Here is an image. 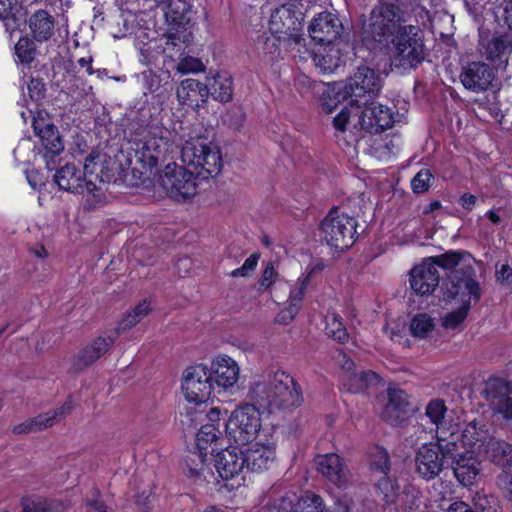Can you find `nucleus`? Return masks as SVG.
Instances as JSON below:
<instances>
[{"label": "nucleus", "mask_w": 512, "mask_h": 512, "mask_svg": "<svg viewBox=\"0 0 512 512\" xmlns=\"http://www.w3.org/2000/svg\"><path fill=\"white\" fill-rule=\"evenodd\" d=\"M138 322V318L132 313L129 312L123 319L118 323V326L115 328L114 332L111 333V335L116 336V338L119 336L121 332H124L133 326H135Z\"/></svg>", "instance_id": "60"}, {"label": "nucleus", "mask_w": 512, "mask_h": 512, "mask_svg": "<svg viewBox=\"0 0 512 512\" xmlns=\"http://www.w3.org/2000/svg\"><path fill=\"white\" fill-rule=\"evenodd\" d=\"M496 17L501 18L508 29L512 31V0H503L497 9Z\"/></svg>", "instance_id": "56"}, {"label": "nucleus", "mask_w": 512, "mask_h": 512, "mask_svg": "<svg viewBox=\"0 0 512 512\" xmlns=\"http://www.w3.org/2000/svg\"><path fill=\"white\" fill-rule=\"evenodd\" d=\"M208 452L197 449L190 451L182 462V468L190 477H199L207 461Z\"/></svg>", "instance_id": "38"}, {"label": "nucleus", "mask_w": 512, "mask_h": 512, "mask_svg": "<svg viewBox=\"0 0 512 512\" xmlns=\"http://www.w3.org/2000/svg\"><path fill=\"white\" fill-rule=\"evenodd\" d=\"M208 368L204 365L188 367L183 374L182 391L187 401L206 402L213 388Z\"/></svg>", "instance_id": "14"}, {"label": "nucleus", "mask_w": 512, "mask_h": 512, "mask_svg": "<svg viewBox=\"0 0 512 512\" xmlns=\"http://www.w3.org/2000/svg\"><path fill=\"white\" fill-rule=\"evenodd\" d=\"M0 21H2L5 31L12 36L14 32L18 31L21 26L20 18L17 16V11H7L0 9Z\"/></svg>", "instance_id": "49"}, {"label": "nucleus", "mask_w": 512, "mask_h": 512, "mask_svg": "<svg viewBox=\"0 0 512 512\" xmlns=\"http://www.w3.org/2000/svg\"><path fill=\"white\" fill-rule=\"evenodd\" d=\"M375 493L378 499L384 501H396L399 497V483L387 475L382 476L375 483Z\"/></svg>", "instance_id": "40"}, {"label": "nucleus", "mask_w": 512, "mask_h": 512, "mask_svg": "<svg viewBox=\"0 0 512 512\" xmlns=\"http://www.w3.org/2000/svg\"><path fill=\"white\" fill-rule=\"evenodd\" d=\"M440 275L437 268L425 258L420 265L410 271L411 289L418 295H429L439 285Z\"/></svg>", "instance_id": "21"}, {"label": "nucleus", "mask_w": 512, "mask_h": 512, "mask_svg": "<svg viewBox=\"0 0 512 512\" xmlns=\"http://www.w3.org/2000/svg\"><path fill=\"white\" fill-rule=\"evenodd\" d=\"M361 114H357L358 122L355 124L371 134H379L390 128L394 123V115L390 108L382 104H375L372 100L363 105Z\"/></svg>", "instance_id": "17"}, {"label": "nucleus", "mask_w": 512, "mask_h": 512, "mask_svg": "<svg viewBox=\"0 0 512 512\" xmlns=\"http://www.w3.org/2000/svg\"><path fill=\"white\" fill-rule=\"evenodd\" d=\"M311 41L320 46L341 45L344 50L353 48L352 33L339 15L328 10L315 14L307 26Z\"/></svg>", "instance_id": "4"}, {"label": "nucleus", "mask_w": 512, "mask_h": 512, "mask_svg": "<svg viewBox=\"0 0 512 512\" xmlns=\"http://www.w3.org/2000/svg\"><path fill=\"white\" fill-rule=\"evenodd\" d=\"M405 18L395 12L374 7L368 19L362 23V40L366 44L385 46L404 28Z\"/></svg>", "instance_id": "6"}, {"label": "nucleus", "mask_w": 512, "mask_h": 512, "mask_svg": "<svg viewBox=\"0 0 512 512\" xmlns=\"http://www.w3.org/2000/svg\"><path fill=\"white\" fill-rule=\"evenodd\" d=\"M309 281H310L309 276H306L301 281L300 286L296 290L291 291L290 297H289L290 304H295L296 307L300 309L301 302H302L303 296L306 292L307 285H308Z\"/></svg>", "instance_id": "59"}, {"label": "nucleus", "mask_w": 512, "mask_h": 512, "mask_svg": "<svg viewBox=\"0 0 512 512\" xmlns=\"http://www.w3.org/2000/svg\"><path fill=\"white\" fill-rule=\"evenodd\" d=\"M432 173L429 169H421L412 179L411 188L414 193L426 192L430 187Z\"/></svg>", "instance_id": "51"}, {"label": "nucleus", "mask_w": 512, "mask_h": 512, "mask_svg": "<svg viewBox=\"0 0 512 512\" xmlns=\"http://www.w3.org/2000/svg\"><path fill=\"white\" fill-rule=\"evenodd\" d=\"M195 180L196 177L188 166L169 163L160 174L158 182L169 197L181 202L196 194Z\"/></svg>", "instance_id": "12"}, {"label": "nucleus", "mask_w": 512, "mask_h": 512, "mask_svg": "<svg viewBox=\"0 0 512 512\" xmlns=\"http://www.w3.org/2000/svg\"><path fill=\"white\" fill-rule=\"evenodd\" d=\"M401 508L405 512L417 510L421 503V493L413 485H405L401 496Z\"/></svg>", "instance_id": "47"}, {"label": "nucleus", "mask_w": 512, "mask_h": 512, "mask_svg": "<svg viewBox=\"0 0 512 512\" xmlns=\"http://www.w3.org/2000/svg\"><path fill=\"white\" fill-rule=\"evenodd\" d=\"M496 279L501 284H512V268L508 264H503L500 270L496 271Z\"/></svg>", "instance_id": "64"}, {"label": "nucleus", "mask_w": 512, "mask_h": 512, "mask_svg": "<svg viewBox=\"0 0 512 512\" xmlns=\"http://www.w3.org/2000/svg\"><path fill=\"white\" fill-rule=\"evenodd\" d=\"M449 286L443 291V300L451 301L458 295L468 296L470 302L478 303L482 297V290L476 280V270L471 264H463L448 276Z\"/></svg>", "instance_id": "13"}, {"label": "nucleus", "mask_w": 512, "mask_h": 512, "mask_svg": "<svg viewBox=\"0 0 512 512\" xmlns=\"http://www.w3.org/2000/svg\"><path fill=\"white\" fill-rule=\"evenodd\" d=\"M382 88L380 75L368 66H359L354 74L336 91V99L345 101L350 99V105L361 107L367 105L379 95Z\"/></svg>", "instance_id": "5"}, {"label": "nucleus", "mask_w": 512, "mask_h": 512, "mask_svg": "<svg viewBox=\"0 0 512 512\" xmlns=\"http://www.w3.org/2000/svg\"><path fill=\"white\" fill-rule=\"evenodd\" d=\"M299 310L300 309L297 308L295 304L289 303V306L286 309L282 310L277 315L276 321L280 324H288L295 318V316L298 314Z\"/></svg>", "instance_id": "62"}, {"label": "nucleus", "mask_w": 512, "mask_h": 512, "mask_svg": "<svg viewBox=\"0 0 512 512\" xmlns=\"http://www.w3.org/2000/svg\"><path fill=\"white\" fill-rule=\"evenodd\" d=\"M116 342V336H98L90 344L83 347L73 359L72 368L76 372L84 371L98 359L106 355Z\"/></svg>", "instance_id": "19"}, {"label": "nucleus", "mask_w": 512, "mask_h": 512, "mask_svg": "<svg viewBox=\"0 0 512 512\" xmlns=\"http://www.w3.org/2000/svg\"><path fill=\"white\" fill-rule=\"evenodd\" d=\"M28 93L34 102H41L46 96V85L43 80L40 78H31L28 83Z\"/></svg>", "instance_id": "53"}, {"label": "nucleus", "mask_w": 512, "mask_h": 512, "mask_svg": "<svg viewBox=\"0 0 512 512\" xmlns=\"http://www.w3.org/2000/svg\"><path fill=\"white\" fill-rule=\"evenodd\" d=\"M351 112L347 107H343L341 111L333 118V126L337 131L344 132L349 123Z\"/></svg>", "instance_id": "61"}, {"label": "nucleus", "mask_w": 512, "mask_h": 512, "mask_svg": "<svg viewBox=\"0 0 512 512\" xmlns=\"http://www.w3.org/2000/svg\"><path fill=\"white\" fill-rule=\"evenodd\" d=\"M210 380L218 387H232L238 380L239 367L237 363L230 357H218L208 368Z\"/></svg>", "instance_id": "23"}, {"label": "nucleus", "mask_w": 512, "mask_h": 512, "mask_svg": "<svg viewBox=\"0 0 512 512\" xmlns=\"http://www.w3.org/2000/svg\"><path fill=\"white\" fill-rule=\"evenodd\" d=\"M168 24L167 38L173 45L175 40L184 44L191 43L193 36L191 29L195 25V12L187 0H171L165 11Z\"/></svg>", "instance_id": "11"}, {"label": "nucleus", "mask_w": 512, "mask_h": 512, "mask_svg": "<svg viewBox=\"0 0 512 512\" xmlns=\"http://www.w3.org/2000/svg\"><path fill=\"white\" fill-rule=\"evenodd\" d=\"M23 512H64L67 506L56 499H47L39 496L27 497L21 500Z\"/></svg>", "instance_id": "35"}, {"label": "nucleus", "mask_w": 512, "mask_h": 512, "mask_svg": "<svg viewBox=\"0 0 512 512\" xmlns=\"http://www.w3.org/2000/svg\"><path fill=\"white\" fill-rule=\"evenodd\" d=\"M31 420L33 423L34 431H36V432L41 431V430L53 425V422L50 418V413H47V412L43 413V414H39L34 418H31Z\"/></svg>", "instance_id": "63"}, {"label": "nucleus", "mask_w": 512, "mask_h": 512, "mask_svg": "<svg viewBox=\"0 0 512 512\" xmlns=\"http://www.w3.org/2000/svg\"><path fill=\"white\" fill-rule=\"evenodd\" d=\"M435 327L434 321L427 313L416 314L410 322V332L414 337L424 338Z\"/></svg>", "instance_id": "43"}, {"label": "nucleus", "mask_w": 512, "mask_h": 512, "mask_svg": "<svg viewBox=\"0 0 512 512\" xmlns=\"http://www.w3.org/2000/svg\"><path fill=\"white\" fill-rule=\"evenodd\" d=\"M470 308V299L463 300L462 305L457 310L449 312L443 318V327L446 329H455L466 319Z\"/></svg>", "instance_id": "46"}, {"label": "nucleus", "mask_w": 512, "mask_h": 512, "mask_svg": "<svg viewBox=\"0 0 512 512\" xmlns=\"http://www.w3.org/2000/svg\"><path fill=\"white\" fill-rule=\"evenodd\" d=\"M37 42L33 37L28 35L21 36L15 44L14 52L18 61L23 65H30L37 55Z\"/></svg>", "instance_id": "37"}, {"label": "nucleus", "mask_w": 512, "mask_h": 512, "mask_svg": "<svg viewBox=\"0 0 512 512\" xmlns=\"http://www.w3.org/2000/svg\"><path fill=\"white\" fill-rule=\"evenodd\" d=\"M181 157L183 162L192 170L196 179L214 178L223 167L219 148L207 144L203 138L187 141L182 148Z\"/></svg>", "instance_id": "3"}, {"label": "nucleus", "mask_w": 512, "mask_h": 512, "mask_svg": "<svg viewBox=\"0 0 512 512\" xmlns=\"http://www.w3.org/2000/svg\"><path fill=\"white\" fill-rule=\"evenodd\" d=\"M317 470L338 487L346 483L345 471L341 459L336 454L321 456L317 462Z\"/></svg>", "instance_id": "31"}, {"label": "nucleus", "mask_w": 512, "mask_h": 512, "mask_svg": "<svg viewBox=\"0 0 512 512\" xmlns=\"http://www.w3.org/2000/svg\"><path fill=\"white\" fill-rule=\"evenodd\" d=\"M462 443L461 446L467 448L474 447L477 443H480V448L483 450L485 444L492 439L493 436L489 434L486 423L481 419H474L466 423L462 430Z\"/></svg>", "instance_id": "30"}, {"label": "nucleus", "mask_w": 512, "mask_h": 512, "mask_svg": "<svg viewBox=\"0 0 512 512\" xmlns=\"http://www.w3.org/2000/svg\"><path fill=\"white\" fill-rule=\"evenodd\" d=\"M179 102L183 105L199 108L207 103L210 96L208 84L188 78L181 82L176 91Z\"/></svg>", "instance_id": "22"}, {"label": "nucleus", "mask_w": 512, "mask_h": 512, "mask_svg": "<svg viewBox=\"0 0 512 512\" xmlns=\"http://www.w3.org/2000/svg\"><path fill=\"white\" fill-rule=\"evenodd\" d=\"M382 383V378L372 370H360L349 374L345 386L352 393L364 392L376 388Z\"/></svg>", "instance_id": "33"}, {"label": "nucleus", "mask_w": 512, "mask_h": 512, "mask_svg": "<svg viewBox=\"0 0 512 512\" xmlns=\"http://www.w3.org/2000/svg\"><path fill=\"white\" fill-rule=\"evenodd\" d=\"M458 439V436L455 438L451 434V448L446 452V458H449L448 468L460 485L470 487L476 483L482 471V463L475 452L461 446Z\"/></svg>", "instance_id": "8"}, {"label": "nucleus", "mask_w": 512, "mask_h": 512, "mask_svg": "<svg viewBox=\"0 0 512 512\" xmlns=\"http://www.w3.org/2000/svg\"><path fill=\"white\" fill-rule=\"evenodd\" d=\"M84 191L87 192V196L83 203V209L86 211L94 210L97 206L102 204L105 199V195L101 192L100 188L96 186L92 181H86L83 177Z\"/></svg>", "instance_id": "45"}, {"label": "nucleus", "mask_w": 512, "mask_h": 512, "mask_svg": "<svg viewBox=\"0 0 512 512\" xmlns=\"http://www.w3.org/2000/svg\"><path fill=\"white\" fill-rule=\"evenodd\" d=\"M260 258L259 253H253L250 255L244 262V264L231 272L232 277H246L249 275L251 271H253L258 263Z\"/></svg>", "instance_id": "54"}, {"label": "nucleus", "mask_w": 512, "mask_h": 512, "mask_svg": "<svg viewBox=\"0 0 512 512\" xmlns=\"http://www.w3.org/2000/svg\"><path fill=\"white\" fill-rule=\"evenodd\" d=\"M307 12L301 2H289L276 8L270 15L269 29L273 34H282L300 44L304 38L300 34Z\"/></svg>", "instance_id": "10"}, {"label": "nucleus", "mask_w": 512, "mask_h": 512, "mask_svg": "<svg viewBox=\"0 0 512 512\" xmlns=\"http://www.w3.org/2000/svg\"><path fill=\"white\" fill-rule=\"evenodd\" d=\"M369 463L372 469L388 475L391 469L389 453L381 446L374 445L369 449Z\"/></svg>", "instance_id": "41"}, {"label": "nucleus", "mask_w": 512, "mask_h": 512, "mask_svg": "<svg viewBox=\"0 0 512 512\" xmlns=\"http://www.w3.org/2000/svg\"><path fill=\"white\" fill-rule=\"evenodd\" d=\"M326 333L340 343H345L349 338L345 327L335 314L331 316V322L326 325Z\"/></svg>", "instance_id": "48"}, {"label": "nucleus", "mask_w": 512, "mask_h": 512, "mask_svg": "<svg viewBox=\"0 0 512 512\" xmlns=\"http://www.w3.org/2000/svg\"><path fill=\"white\" fill-rule=\"evenodd\" d=\"M204 68L202 61L192 56L183 57L177 64V71L182 74L200 72Z\"/></svg>", "instance_id": "52"}, {"label": "nucleus", "mask_w": 512, "mask_h": 512, "mask_svg": "<svg viewBox=\"0 0 512 512\" xmlns=\"http://www.w3.org/2000/svg\"><path fill=\"white\" fill-rule=\"evenodd\" d=\"M480 47L485 50L486 58L497 62L498 67H506L508 56L512 52V39L508 35L493 36L490 39H481Z\"/></svg>", "instance_id": "25"}, {"label": "nucleus", "mask_w": 512, "mask_h": 512, "mask_svg": "<svg viewBox=\"0 0 512 512\" xmlns=\"http://www.w3.org/2000/svg\"><path fill=\"white\" fill-rule=\"evenodd\" d=\"M245 470L260 472L266 470L275 460V450L269 446L254 444L243 451Z\"/></svg>", "instance_id": "26"}, {"label": "nucleus", "mask_w": 512, "mask_h": 512, "mask_svg": "<svg viewBox=\"0 0 512 512\" xmlns=\"http://www.w3.org/2000/svg\"><path fill=\"white\" fill-rule=\"evenodd\" d=\"M419 410L417 403L401 389L388 390V403L382 411V418L393 426H401Z\"/></svg>", "instance_id": "15"}, {"label": "nucleus", "mask_w": 512, "mask_h": 512, "mask_svg": "<svg viewBox=\"0 0 512 512\" xmlns=\"http://www.w3.org/2000/svg\"><path fill=\"white\" fill-rule=\"evenodd\" d=\"M509 393L510 388L508 383L500 378L490 379L483 391L485 399L491 403L494 409H497L499 406H501L504 400L511 399Z\"/></svg>", "instance_id": "36"}, {"label": "nucleus", "mask_w": 512, "mask_h": 512, "mask_svg": "<svg viewBox=\"0 0 512 512\" xmlns=\"http://www.w3.org/2000/svg\"><path fill=\"white\" fill-rule=\"evenodd\" d=\"M221 435V430L219 427H216L214 423H206L204 424L196 437V447L197 449L207 451V444L212 445L214 443L217 446V441L219 436Z\"/></svg>", "instance_id": "42"}, {"label": "nucleus", "mask_w": 512, "mask_h": 512, "mask_svg": "<svg viewBox=\"0 0 512 512\" xmlns=\"http://www.w3.org/2000/svg\"><path fill=\"white\" fill-rule=\"evenodd\" d=\"M324 53L315 54L313 61L315 66L324 74L333 73L342 63V55L347 53L341 45H328Z\"/></svg>", "instance_id": "32"}, {"label": "nucleus", "mask_w": 512, "mask_h": 512, "mask_svg": "<svg viewBox=\"0 0 512 512\" xmlns=\"http://www.w3.org/2000/svg\"><path fill=\"white\" fill-rule=\"evenodd\" d=\"M33 128L40 137L41 145L44 149L46 166L49 170L55 169L54 158L64 151V142L58 128L51 123L41 124L37 121L33 123Z\"/></svg>", "instance_id": "20"}, {"label": "nucleus", "mask_w": 512, "mask_h": 512, "mask_svg": "<svg viewBox=\"0 0 512 512\" xmlns=\"http://www.w3.org/2000/svg\"><path fill=\"white\" fill-rule=\"evenodd\" d=\"M276 508L278 512H321L323 499L320 495L307 491L295 503L290 498H281Z\"/></svg>", "instance_id": "27"}, {"label": "nucleus", "mask_w": 512, "mask_h": 512, "mask_svg": "<svg viewBox=\"0 0 512 512\" xmlns=\"http://www.w3.org/2000/svg\"><path fill=\"white\" fill-rule=\"evenodd\" d=\"M451 448V439L437 438V442L423 444L415 453V471L420 478L429 481L438 477L448 468L446 452Z\"/></svg>", "instance_id": "9"}, {"label": "nucleus", "mask_w": 512, "mask_h": 512, "mask_svg": "<svg viewBox=\"0 0 512 512\" xmlns=\"http://www.w3.org/2000/svg\"><path fill=\"white\" fill-rule=\"evenodd\" d=\"M247 403L233 411L226 422L227 437L237 445L256 439L261 428L260 412L292 410L303 402L301 386L284 371H276L267 381H256L249 389Z\"/></svg>", "instance_id": "1"}, {"label": "nucleus", "mask_w": 512, "mask_h": 512, "mask_svg": "<svg viewBox=\"0 0 512 512\" xmlns=\"http://www.w3.org/2000/svg\"><path fill=\"white\" fill-rule=\"evenodd\" d=\"M210 453H216L214 466L222 479H231L245 470L243 450L237 446L222 450L212 447Z\"/></svg>", "instance_id": "18"}, {"label": "nucleus", "mask_w": 512, "mask_h": 512, "mask_svg": "<svg viewBox=\"0 0 512 512\" xmlns=\"http://www.w3.org/2000/svg\"><path fill=\"white\" fill-rule=\"evenodd\" d=\"M161 150L157 145L155 139L149 140L143 144L139 160L143 167H148L150 170L156 168L160 160Z\"/></svg>", "instance_id": "44"}, {"label": "nucleus", "mask_w": 512, "mask_h": 512, "mask_svg": "<svg viewBox=\"0 0 512 512\" xmlns=\"http://www.w3.org/2000/svg\"><path fill=\"white\" fill-rule=\"evenodd\" d=\"M54 182L61 190L77 194L84 193L83 174L75 164L67 163L57 169Z\"/></svg>", "instance_id": "28"}, {"label": "nucleus", "mask_w": 512, "mask_h": 512, "mask_svg": "<svg viewBox=\"0 0 512 512\" xmlns=\"http://www.w3.org/2000/svg\"><path fill=\"white\" fill-rule=\"evenodd\" d=\"M496 75L494 68L482 61H473L462 67L459 79L465 89L482 93L493 86Z\"/></svg>", "instance_id": "16"}, {"label": "nucleus", "mask_w": 512, "mask_h": 512, "mask_svg": "<svg viewBox=\"0 0 512 512\" xmlns=\"http://www.w3.org/2000/svg\"><path fill=\"white\" fill-rule=\"evenodd\" d=\"M483 452L506 473L512 470V445L495 437L485 444Z\"/></svg>", "instance_id": "29"}, {"label": "nucleus", "mask_w": 512, "mask_h": 512, "mask_svg": "<svg viewBox=\"0 0 512 512\" xmlns=\"http://www.w3.org/2000/svg\"><path fill=\"white\" fill-rule=\"evenodd\" d=\"M30 35L37 42H46L55 33V17L45 9L33 12L27 19Z\"/></svg>", "instance_id": "24"}, {"label": "nucleus", "mask_w": 512, "mask_h": 512, "mask_svg": "<svg viewBox=\"0 0 512 512\" xmlns=\"http://www.w3.org/2000/svg\"><path fill=\"white\" fill-rule=\"evenodd\" d=\"M232 84L230 77H222L217 74L216 77L213 78V82L208 84L210 96L222 103L230 102L233 95Z\"/></svg>", "instance_id": "39"}, {"label": "nucleus", "mask_w": 512, "mask_h": 512, "mask_svg": "<svg viewBox=\"0 0 512 512\" xmlns=\"http://www.w3.org/2000/svg\"><path fill=\"white\" fill-rule=\"evenodd\" d=\"M468 259L474 260L473 256L464 250H449L440 255L427 257V261L435 268L440 267L451 272L457 270L456 267L461 263L464 264Z\"/></svg>", "instance_id": "34"}, {"label": "nucleus", "mask_w": 512, "mask_h": 512, "mask_svg": "<svg viewBox=\"0 0 512 512\" xmlns=\"http://www.w3.org/2000/svg\"><path fill=\"white\" fill-rule=\"evenodd\" d=\"M225 122L234 130H239L245 122V113L239 107L234 108L227 114Z\"/></svg>", "instance_id": "57"}, {"label": "nucleus", "mask_w": 512, "mask_h": 512, "mask_svg": "<svg viewBox=\"0 0 512 512\" xmlns=\"http://www.w3.org/2000/svg\"><path fill=\"white\" fill-rule=\"evenodd\" d=\"M389 42L393 44L391 65L395 68L416 69L427 56L423 31L418 26H404Z\"/></svg>", "instance_id": "2"}, {"label": "nucleus", "mask_w": 512, "mask_h": 512, "mask_svg": "<svg viewBox=\"0 0 512 512\" xmlns=\"http://www.w3.org/2000/svg\"><path fill=\"white\" fill-rule=\"evenodd\" d=\"M277 276L273 262H267L262 276L259 280L260 286L264 289H268L274 282Z\"/></svg>", "instance_id": "58"}, {"label": "nucleus", "mask_w": 512, "mask_h": 512, "mask_svg": "<svg viewBox=\"0 0 512 512\" xmlns=\"http://www.w3.org/2000/svg\"><path fill=\"white\" fill-rule=\"evenodd\" d=\"M356 228V219L344 213L340 214L336 207L329 211L319 225L323 240L331 248L339 251L349 249L353 245Z\"/></svg>", "instance_id": "7"}, {"label": "nucleus", "mask_w": 512, "mask_h": 512, "mask_svg": "<svg viewBox=\"0 0 512 512\" xmlns=\"http://www.w3.org/2000/svg\"><path fill=\"white\" fill-rule=\"evenodd\" d=\"M376 7H379L387 12L398 13L399 16L405 15V0H378Z\"/></svg>", "instance_id": "55"}, {"label": "nucleus", "mask_w": 512, "mask_h": 512, "mask_svg": "<svg viewBox=\"0 0 512 512\" xmlns=\"http://www.w3.org/2000/svg\"><path fill=\"white\" fill-rule=\"evenodd\" d=\"M446 406L443 400L435 399L428 403L425 414L429 417L432 423L438 425L444 418Z\"/></svg>", "instance_id": "50"}]
</instances>
